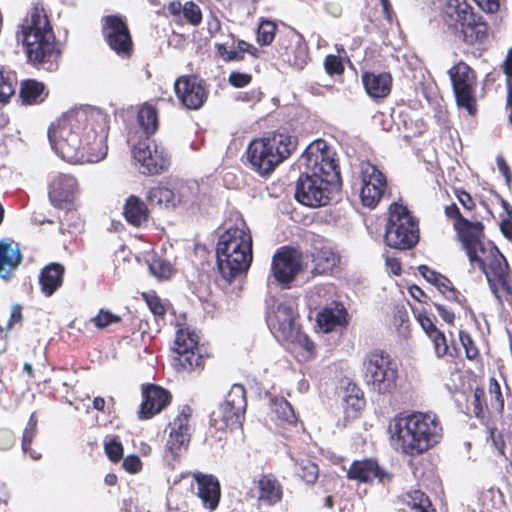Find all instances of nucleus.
I'll return each instance as SVG.
<instances>
[{"instance_id": "nucleus-1", "label": "nucleus", "mask_w": 512, "mask_h": 512, "mask_svg": "<svg viewBox=\"0 0 512 512\" xmlns=\"http://www.w3.org/2000/svg\"><path fill=\"white\" fill-rule=\"evenodd\" d=\"M109 116L94 106H81L63 113L48 129L53 151L69 163H97L108 147Z\"/></svg>"}, {"instance_id": "nucleus-2", "label": "nucleus", "mask_w": 512, "mask_h": 512, "mask_svg": "<svg viewBox=\"0 0 512 512\" xmlns=\"http://www.w3.org/2000/svg\"><path fill=\"white\" fill-rule=\"evenodd\" d=\"M335 153L322 139L309 144L301 156L305 170L295 189L296 200L309 207L328 204L331 194L339 188L340 171Z\"/></svg>"}, {"instance_id": "nucleus-3", "label": "nucleus", "mask_w": 512, "mask_h": 512, "mask_svg": "<svg viewBox=\"0 0 512 512\" xmlns=\"http://www.w3.org/2000/svg\"><path fill=\"white\" fill-rule=\"evenodd\" d=\"M458 236L472 267L477 266L486 276L492 293L500 300L498 287L510 291L508 264L498 248L483 239L481 222L459 218L454 222Z\"/></svg>"}, {"instance_id": "nucleus-4", "label": "nucleus", "mask_w": 512, "mask_h": 512, "mask_svg": "<svg viewBox=\"0 0 512 512\" xmlns=\"http://www.w3.org/2000/svg\"><path fill=\"white\" fill-rule=\"evenodd\" d=\"M17 38L22 42L30 63L39 69L56 71L61 49L43 7L35 5L23 20Z\"/></svg>"}, {"instance_id": "nucleus-5", "label": "nucleus", "mask_w": 512, "mask_h": 512, "mask_svg": "<svg viewBox=\"0 0 512 512\" xmlns=\"http://www.w3.org/2000/svg\"><path fill=\"white\" fill-rule=\"evenodd\" d=\"M390 442L406 455H419L440 442L443 430L435 415L415 412L400 414L389 425Z\"/></svg>"}, {"instance_id": "nucleus-6", "label": "nucleus", "mask_w": 512, "mask_h": 512, "mask_svg": "<svg viewBox=\"0 0 512 512\" xmlns=\"http://www.w3.org/2000/svg\"><path fill=\"white\" fill-rule=\"evenodd\" d=\"M216 258L218 270L228 282L247 272L253 260L252 236L243 221L221 234Z\"/></svg>"}, {"instance_id": "nucleus-7", "label": "nucleus", "mask_w": 512, "mask_h": 512, "mask_svg": "<svg viewBox=\"0 0 512 512\" xmlns=\"http://www.w3.org/2000/svg\"><path fill=\"white\" fill-rule=\"evenodd\" d=\"M297 316V304L292 298H271L267 303L266 321L271 333L289 349L303 352V357L309 359L314 354L315 345L301 331Z\"/></svg>"}, {"instance_id": "nucleus-8", "label": "nucleus", "mask_w": 512, "mask_h": 512, "mask_svg": "<svg viewBox=\"0 0 512 512\" xmlns=\"http://www.w3.org/2000/svg\"><path fill=\"white\" fill-rule=\"evenodd\" d=\"M297 139L286 132L255 139L247 148V159L260 175L270 174L277 165L296 149Z\"/></svg>"}, {"instance_id": "nucleus-9", "label": "nucleus", "mask_w": 512, "mask_h": 512, "mask_svg": "<svg viewBox=\"0 0 512 512\" xmlns=\"http://www.w3.org/2000/svg\"><path fill=\"white\" fill-rule=\"evenodd\" d=\"M444 13L447 25L464 42L474 44L487 36L486 23L473 12L466 0H446Z\"/></svg>"}, {"instance_id": "nucleus-10", "label": "nucleus", "mask_w": 512, "mask_h": 512, "mask_svg": "<svg viewBox=\"0 0 512 512\" xmlns=\"http://www.w3.org/2000/svg\"><path fill=\"white\" fill-rule=\"evenodd\" d=\"M419 239L418 226L408 209L398 203L389 207L384 240L394 249L406 250L414 247Z\"/></svg>"}, {"instance_id": "nucleus-11", "label": "nucleus", "mask_w": 512, "mask_h": 512, "mask_svg": "<svg viewBox=\"0 0 512 512\" xmlns=\"http://www.w3.org/2000/svg\"><path fill=\"white\" fill-rule=\"evenodd\" d=\"M363 373L366 384L380 394L390 393L396 387L397 368L383 352L370 353L366 357Z\"/></svg>"}, {"instance_id": "nucleus-12", "label": "nucleus", "mask_w": 512, "mask_h": 512, "mask_svg": "<svg viewBox=\"0 0 512 512\" xmlns=\"http://www.w3.org/2000/svg\"><path fill=\"white\" fill-rule=\"evenodd\" d=\"M457 105L465 108L469 115L476 112L474 71L464 62H459L448 70Z\"/></svg>"}, {"instance_id": "nucleus-13", "label": "nucleus", "mask_w": 512, "mask_h": 512, "mask_svg": "<svg viewBox=\"0 0 512 512\" xmlns=\"http://www.w3.org/2000/svg\"><path fill=\"white\" fill-rule=\"evenodd\" d=\"M193 411L191 407L183 406L176 417L169 424V438L165 445V458L176 460L183 451H186L193 432L191 423Z\"/></svg>"}, {"instance_id": "nucleus-14", "label": "nucleus", "mask_w": 512, "mask_h": 512, "mask_svg": "<svg viewBox=\"0 0 512 512\" xmlns=\"http://www.w3.org/2000/svg\"><path fill=\"white\" fill-rule=\"evenodd\" d=\"M132 156L139 165V172L146 175L159 174L167 169L169 159L161 146L146 137L132 149Z\"/></svg>"}, {"instance_id": "nucleus-15", "label": "nucleus", "mask_w": 512, "mask_h": 512, "mask_svg": "<svg viewBox=\"0 0 512 512\" xmlns=\"http://www.w3.org/2000/svg\"><path fill=\"white\" fill-rule=\"evenodd\" d=\"M198 334L188 327H180L176 331L174 350L178 354L179 365L187 371L203 367L200 354Z\"/></svg>"}, {"instance_id": "nucleus-16", "label": "nucleus", "mask_w": 512, "mask_h": 512, "mask_svg": "<svg viewBox=\"0 0 512 512\" xmlns=\"http://www.w3.org/2000/svg\"><path fill=\"white\" fill-rule=\"evenodd\" d=\"M361 170V191L362 204L374 208L380 202L387 191V180L385 175L370 162H363Z\"/></svg>"}, {"instance_id": "nucleus-17", "label": "nucleus", "mask_w": 512, "mask_h": 512, "mask_svg": "<svg viewBox=\"0 0 512 512\" xmlns=\"http://www.w3.org/2000/svg\"><path fill=\"white\" fill-rule=\"evenodd\" d=\"M103 33L110 48L121 57H129L132 52V40L126 23L118 16H107Z\"/></svg>"}, {"instance_id": "nucleus-18", "label": "nucleus", "mask_w": 512, "mask_h": 512, "mask_svg": "<svg viewBox=\"0 0 512 512\" xmlns=\"http://www.w3.org/2000/svg\"><path fill=\"white\" fill-rule=\"evenodd\" d=\"M174 90L181 104L190 110L201 108L208 96L202 80L196 76L179 77Z\"/></svg>"}, {"instance_id": "nucleus-19", "label": "nucleus", "mask_w": 512, "mask_h": 512, "mask_svg": "<svg viewBox=\"0 0 512 512\" xmlns=\"http://www.w3.org/2000/svg\"><path fill=\"white\" fill-rule=\"evenodd\" d=\"M272 274L283 285L290 283L301 270V258L298 251L281 248L272 260Z\"/></svg>"}, {"instance_id": "nucleus-20", "label": "nucleus", "mask_w": 512, "mask_h": 512, "mask_svg": "<svg viewBox=\"0 0 512 512\" xmlns=\"http://www.w3.org/2000/svg\"><path fill=\"white\" fill-rule=\"evenodd\" d=\"M347 477L361 483H371L375 479L380 483H386L391 479V476L373 458L353 461L347 470Z\"/></svg>"}, {"instance_id": "nucleus-21", "label": "nucleus", "mask_w": 512, "mask_h": 512, "mask_svg": "<svg viewBox=\"0 0 512 512\" xmlns=\"http://www.w3.org/2000/svg\"><path fill=\"white\" fill-rule=\"evenodd\" d=\"M143 402L139 411L140 419H149L160 413L171 400L170 393L164 388L150 384L142 390Z\"/></svg>"}, {"instance_id": "nucleus-22", "label": "nucleus", "mask_w": 512, "mask_h": 512, "mask_svg": "<svg viewBox=\"0 0 512 512\" xmlns=\"http://www.w3.org/2000/svg\"><path fill=\"white\" fill-rule=\"evenodd\" d=\"M77 191L78 184L75 177L61 174L52 181L49 198L54 206L67 208L74 201Z\"/></svg>"}, {"instance_id": "nucleus-23", "label": "nucleus", "mask_w": 512, "mask_h": 512, "mask_svg": "<svg viewBox=\"0 0 512 512\" xmlns=\"http://www.w3.org/2000/svg\"><path fill=\"white\" fill-rule=\"evenodd\" d=\"M193 477L197 484V496L203 506L209 510H215L220 500V483L213 475H206L200 472L194 473Z\"/></svg>"}, {"instance_id": "nucleus-24", "label": "nucleus", "mask_w": 512, "mask_h": 512, "mask_svg": "<svg viewBox=\"0 0 512 512\" xmlns=\"http://www.w3.org/2000/svg\"><path fill=\"white\" fill-rule=\"evenodd\" d=\"M245 413H238L234 408L221 403L210 416V423L218 431L235 430L241 427Z\"/></svg>"}, {"instance_id": "nucleus-25", "label": "nucleus", "mask_w": 512, "mask_h": 512, "mask_svg": "<svg viewBox=\"0 0 512 512\" xmlns=\"http://www.w3.org/2000/svg\"><path fill=\"white\" fill-rule=\"evenodd\" d=\"M418 271L429 283L433 284L446 299L462 304L464 300L463 295L453 287L448 278L430 269L426 265H420Z\"/></svg>"}, {"instance_id": "nucleus-26", "label": "nucleus", "mask_w": 512, "mask_h": 512, "mask_svg": "<svg viewBox=\"0 0 512 512\" xmlns=\"http://www.w3.org/2000/svg\"><path fill=\"white\" fill-rule=\"evenodd\" d=\"M347 322V311L343 304L332 303L325 307L317 315V323L325 333L331 332L337 327H342Z\"/></svg>"}, {"instance_id": "nucleus-27", "label": "nucleus", "mask_w": 512, "mask_h": 512, "mask_svg": "<svg viewBox=\"0 0 512 512\" xmlns=\"http://www.w3.org/2000/svg\"><path fill=\"white\" fill-rule=\"evenodd\" d=\"M258 502L273 506L282 500L283 491L280 482L271 475H263L256 483Z\"/></svg>"}, {"instance_id": "nucleus-28", "label": "nucleus", "mask_w": 512, "mask_h": 512, "mask_svg": "<svg viewBox=\"0 0 512 512\" xmlns=\"http://www.w3.org/2000/svg\"><path fill=\"white\" fill-rule=\"evenodd\" d=\"M362 82L367 94L372 98H385L391 90L392 78L389 73H370L362 75Z\"/></svg>"}, {"instance_id": "nucleus-29", "label": "nucleus", "mask_w": 512, "mask_h": 512, "mask_svg": "<svg viewBox=\"0 0 512 512\" xmlns=\"http://www.w3.org/2000/svg\"><path fill=\"white\" fill-rule=\"evenodd\" d=\"M21 262L19 244L11 239H2V280H9Z\"/></svg>"}, {"instance_id": "nucleus-30", "label": "nucleus", "mask_w": 512, "mask_h": 512, "mask_svg": "<svg viewBox=\"0 0 512 512\" xmlns=\"http://www.w3.org/2000/svg\"><path fill=\"white\" fill-rule=\"evenodd\" d=\"M64 267L58 263L46 266L40 274V285L46 296H51L63 282Z\"/></svg>"}, {"instance_id": "nucleus-31", "label": "nucleus", "mask_w": 512, "mask_h": 512, "mask_svg": "<svg viewBox=\"0 0 512 512\" xmlns=\"http://www.w3.org/2000/svg\"><path fill=\"white\" fill-rule=\"evenodd\" d=\"M124 216L130 224L141 226L148 219L147 205L139 197L131 195L126 199Z\"/></svg>"}, {"instance_id": "nucleus-32", "label": "nucleus", "mask_w": 512, "mask_h": 512, "mask_svg": "<svg viewBox=\"0 0 512 512\" xmlns=\"http://www.w3.org/2000/svg\"><path fill=\"white\" fill-rule=\"evenodd\" d=\"M47 92L43 83L36 80H26L21 84L20 98L23 103L32 105L45 100Z\"/></svg>"}, {"instance_id": "nucleus-33", "label": "nucleus", "mask_w": 512, "mask_h": 512, "mask_svg": "<svg viewBox=\"0 0 512 512\" xmlns=\"http://www.w3.org/2000/svg\"><path fill=\"white\" fill-rule=\"evenodd\" d=\"M146 198L151 204L175 206L180 202V198L175 193L165 186H154L148 188Z\"/></svg>"}, {"instance_id": "nucleus-34", "label": "nucleus", "mask_w": 512, "mask_h": 512, "mask_svg": "<svg viewBox=\"0 0 512 512\" xmlns=\"http://www.w3.org/2000/svg\"><path fill=\"white\" fill-rule=\"evenodd\" d=\"M364 404L365 401L359 389L353 387L346 391L342 405L347 418H356L364 407Z\"/></svg>"}, {"instance_id": "nucleus-35", "label": "nucleus", "mask_w": 512, "mask_h": 512, "mask_svg": "<svg viewBox=\"0 0 512 512\" xmlns=\"http://www.w3.org/2000/svg\"><path fill=\"white\" fill-rule=\"evenodd\" d=\"M137 120L146 137L155 133L158 128L157 111L151 105H144L138 111Z\"/></svg>"}, {"instance_id": "nucleus-36", "label": "nucleus", "mask_w": 512, "mask_h": 512, "mask_svg": "<svg viewBox=\"0 0 512 512\" xmlns=\"http://www.w3.org/2000/svg\"><path fill=\"white\" fill-rule=\"evenodd\" d=\"M226 407L234 408L238 413H245L247 407L246 391L241 384H234L222 402Z\"/></svg>"}, {"instance_id": "nucleus-37", "label": "nucleus", "mask_w": 512, "mask_h": 512, "mask_svg": "<svg viewBox=\"0 0 512 512\" xmlns=\"http://www.w3.org/2000/svg\"><path fill=\"white\" fill-rule=\"evenodd\" d=\"M37 434V418L35 413H32L27 426L24 429L23 437H22V450L24 453H29L30 457L34 460H38L41 457V454L30 450L29 447Z\"/></svg>"}, {"instance_id": "nucleus-38", "label": "nucleus", "mask_w": 512, "mask_h": 512, "mask_svg": "<svg viewBox=\"0 0 512 512\" xmlns=\"http://www.w3.org/2000/svg\"><path fill=\"white\" fill-rule=\"evenodd\" d=\"M149 270L151 274L159 280L169 279L174 272V268L170 262L155 255L152 256L149 261Z\"/></svg>"}, {"instance_id": "nucleus-39", "label": "nucleus", "mask_w": 512, "mask_h": 512, "mask_svg": "<svg viewBox=\"0 0 512 512\" xmlns=\"http://www.w3.org/2000/svg\"><path fill=\"white\" fill-rule=\"evenodd\" d=\"M272 410L276 418L282 423L295 424L296 415L291 404L285 399H277L273 403Z\"/></svg>"}, {"instance_id": "nucleus-40", "label": "nucleus", "mask_w": 512, "mask_h": 512, "mask_svg": "<svg viewBox=\"0 0 512 512\" xmlns=\"http://www.w3.org/2000/svg\"><path fill=\"white\" fill-rule=\"evenodd\" d=\"M296 473L308 484L314 483L319 474L318 466L310 460H301L297 463Z\"/></svg>"}, {"instance_id": "nucleus-41", "label": "nucleus", "mask_w": 512, "mask_h": 512, "mask_svg": "<svg viewBox=\"0 0 512 512\" xmlns=\"http://www.w3.org/2000/svg\"><path fill=\"white\" fill-rule=\"evenodd\" d=\"M428 338L433 344L434 353L437 358H443L448 354L452 355L450 353L446 336L443 332L440 330L434 331L432 332V335L428 336Z\"/></svg>"}, {"instance_id": "nucleus-42", "label": "nucleus", "mask_w": 512, "mask_h": 512, "mask_svg": "<svg viewBox=\"0 0 512 512\" xmlns=\"http://www.w3.org/2000/svg\"><path fill=\"white\" fill-rule=\"evenodd\" d=\"M276 25L269 20H263L257 31V40L262 45H269L275 38Z\"/></svg>"}, {"instance_id": "nucleus-43", "label": "nucleus", "mask_w": 512, "mask_h": 512, "mask_svg": "<svg viewBox=\"0 0 512 512\" xmlns=\"http://www.w3.org/2000/svg\"><path fill=\"white\" fill-rule=\"evenodd\" d=\"M104 449L108 458L113 462L119 461L123 456L122 444L115 437H107L105 439Z\"/></svg>"}, {"instance_id": "nucleus-44", "label": "nucleus", "mask_w": 512, "mask_h": 512, "mask_svg": "<svg viewBox=\"0 0 512 512\" xmlns=\"http://www.w3.org/2000/svg\"><path fill=\"white\" fill-rule=\"evenodd\" d=\"M120 317L108 310L101 309L99 313L92 318V322L98 329H104L111 324L118 323Z\"/></svg>"}, {"instance_id": "nucleus-45", "label": "nucleus", "mask_w": 512, "mask_h": 512, "mask_svg": "<svg viewBox=\"0 0 512 512\" xmlns=\"http://www.w3.org/2000/svg\"><path fill=\"white\" fill-rule=\"evenodd\" d=\"M183 16L192 25L200 24L202 20V12L200 7L193 2H186L183 5Z\"/></svg>"}, {"instance_id": "nucleus-46", "label": "nucleus", "mask_w": 512, "mask_h": 512, "mask_svg": "<svg viewBox=\"0 0 512 512\" xmlns=\"http://www.w3.org/2000/svg\"><path fill=\"white\" fill-rule=\"evenodd\" d=\"M489 393L491 395V406L498 411H502L504 408V399L500 385L495 378L490 379Z\"/></svg>"}, {"instance_id": "nucleus-47", "label": "nucleus", "mask_w": 512, "mask_h": 512, "mask_svg": "<svg viewBox=\"0 0 512 512\" xmlns=\"http://www.w3.org/2000/svg\"><path fill=\"white\" fill-rule=\"evenodd\" d=\"M393 325L402 337H407L409 333L408 314L405 310H397L394 313Z\"/></svg>"}, {"instance_id": "nucleus-48", "label": "nucleus", "mask_w": 512, "mask_h": 512, "mask_svg": "<svg viewBox=\"0 0 512 512\" xmlns=\"http://www.w3.org/2000/svg\"><path fill=\"white\" fill-rule=\"evenodd\" d=\"M316 261L318 269L325 272L331 270L336 265L338 258L333 252L322 251L318 253Z\"/></svg>"}, {"instance_id": "nucleus-49", "label": "nucleus", "mask_w": 512, "mask_h": 512, "mask_svg": "<svg viewBox=\"0 0 512 512\" xmlns=\"http://www.w3.org/2000/svg\"><path fill=\"white\" fill-rule=\"evenodd\" d=\"M409 498L411 499V501L408 502V504L411 506V512L416 510V508L427 510V507L430 505L428 497L419 490L411 492L409 494Z\"/></svg>"}, {"instance_id": "nucleus-50", "label": "nucleus", "mask_w": 512, "mask_h": 512, "mask_svg": "<svg viewBox=\"0 0 512 512\" xmlns=\"http://www.w3.org/2000/svg\"><path fill=\"white\" fill-rule=\"evenodd\" d=\"M324 67L329 75H339L344 71V66L341 59L335 55L326 56Z\"/></svg>"}, {"instance_id": "nucleus-51", "label": "nucleus", "mask_w": 512, "mask_h": 512, "mask_svg": "<svg viewBox=\"0 0 512 512\" xmlns=\"http://www.w3.org/2000/svg\"><path fill=\"white\" fill-rule=\"evenodd\" d=\"M459 339L465 349L466 357L468 359H474L478 355V349L475 346L471 336L466 332L460 331Z\"/></svg>"}, {"instance_id": "nucleus-52", "label": "nucleus", "mask_w": 512, "mask_h": 512, "mask_svg": "<svg viewBox=\"0 0 512 512\" xmlns=\"http://www.w3.org/2000/svg\"><path fill=\"white\" fill-rule=\"evenodd\" d=\"M146 303L151 312L156 316H162L165 313V307L161 302V299L156 294L144 295Z\"/></svg>"}, {"instance_id": "nucleus-53", "label": "nucleus", "mask_w": 512, "mask_h": 512, "mask_svg": "<svg viewBox=\"0 0 512 512\" xmlns=\"http://www.w3.org/2000/svg\"><path fill=\"white\" fill-rule=\"evenodd\" d=\"M233 50L238 55L236 61L242 60L244 53H248L254 57H256L258 53V49L256 47L252 46L244 40H239L236 46L233 47Z\"/></svg>"}, {"instance_id": "nucleus-54", "label": "nucleus", "mask_w": 512, "mask_h": 512, "mask_svg": "<svg viewBox=\"0 0 512 512\" xmlns=\"http://www.w3.org/2000/svg\"><path fill=\"white\" fill-rule=\"evenodd\" d=\"M416 319L427 336L432 335V332H434V331H439V329H437L434 322L427 315L426 312H419L416 315Z\"/></svg>"}, {"instance_id": "nucleus-55", "label": "nucleus", "mask_w": 512, "mask_h": 512, "mask_svg": "<svg viewBox=\"0 0 512 512\" xmlns=\"http://www.w3.org/2000/svg\"><path fill=\"white\" fill-rule=\"evenodd\" d=\"M251 79V75L247 73L232 72L229 75V83L236 88L245 87L251 82Z\"/></svg>"}, {"instance_id": "nucleus-56", "label": "nucleus", "mask_w": 512, "mask_h": 512, "mask_svg": "<svg viewBox=\"0 0 512 512\" xmlns=\"http://www.w3.org/2000/svg\"><path fill=\"white\" fill-rule=\"evenodd\" d=\"M22 321V307L18 304H14L11 307L10 318L5 327L6 331H10L16 324H20Z\"/></svg>"}, {"instance_id": "nucleus-57", "label": "nucleus", "mask_w": 512, "mask_h": 512, "mask_svg": "<svg viewBox=\"0 0 512 512\" xmlns=\"http://www.w3.org/2000/svg\"><path fill=\"white\" fill-rule=\"evenodd\" d=\"M123 467L129 473H137L141 469L142 463L138 456L129 455L124 459Z\"/></svg>"}, {"instance_id": "nucleus-58", "label": "nucleus", "mask_w": 512, "mask_h": 512, "mask_svg": "<svg viewBox=\"0 0 512 512\" xmlns=\"http://www.w3.org/2000/svg\"><path fill=\"white\" fill-rule=\"evenodd\" d=\"M218 53L224 61H236L238 55L233 50V47L229 48L226 44H216Z\"/></svg>"}, {"instance_id": "nucleus-59", "label": "nucleus", "mask_w": 512, "mask_h": 512, "mask_svg": "<svg viewBox=\"0 0 512 512\" xmlns=\"http://www.w3.org/2000/svg\"><path fill=\"white\" fill-rule=\"evenodd\" d=\"M16 83L13 84L9 79L5 80L2 76V104L15 94Z\"/></svg>"}, {"instance_id": "nucleus-60", "label": "nucleus", "mask_w": 512, "mask_h": 512, "mask_svg": "<svg viewBox=\"0 0 512 512\" xmlns=\"http://www.w3.org/2000/svg\"><path fill=\"white\" fill-rule=\"evenodd\" d=\"M385 264H386L387 269L392 274L400 275V273H401V264H400L399 260L396 257L391 256L389 254H386L385 255Z\"/></svg>"}, {"instance_id": "nucleus-61", "label": "nucleus", "mask_w": 512, "mask_h": 512, "mask_svg": "<svg viewBox=\"0 0 512 512\" xmlns=\"http://www.w3.org/2000/svg\"><path fill=\"white\" fill-rule=\"evenodd\" d=\"M487 13H495L499 9V0H474Z\"/></svg>"}, {"instance_id": "nucleus-62", "label": "nucleus", "mask_w": 512, "mask_h": 512, "mask_svg": "<svg viewBox=\"0 0 512 512\" xmlns=\"http://www.w3.org/2000/svg\"><path fill=\"white\" fill-rule=\"evenodd\" d=\"M439 316L446 322L452 323L455 319L454 313L448 310L445 306L435 303L434 304Z\"/></svg>"}, {"instance_id": "nucleus-63", "label": "nucleus", "mask_w": 512, "mask_h": 512, "mask_svg": "<svg viewBox=\"0 0 512 512\" xmlns=\"http://www.w3.org/2000/svg\"><path fill=\"white\" fill-rule=\"evenodd\" d=\"M500 227L504 236L512 241V212H508V219L503 220Z\"/></svg>"}, {"instance_id": "nucleus-64", "label": "nucleus", "mask_w": 512, "mask_h": 512, "mask_svg": "<svg viewBox=\"0 0 512 512\" xmlns=\"http://www.w3.org/2000/svg\"><path fill=\"white\" fill-rule=\"evenodd\" d=\"M496 163H497V167H498L499 171L501 172V174L505 177L506 181L509 182L510 181V169H509V166L507 165L504 157L501 155L497 156Z\"/></svg>"}]
</instances>
